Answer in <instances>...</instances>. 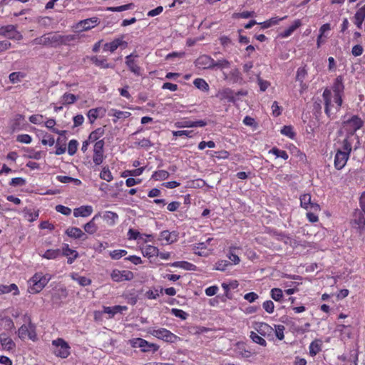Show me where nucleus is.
<instances>
[{
    "instance_id": "obj_1",
    "label": "nucleus",
    "mask_w": 365,
    "mask_h": 365,
    "mask_svg": "<svg viewBox=\"0 0 365 365\" xmlns=\"http://www.w3.org/2000/svg\"><path fill=\"white\" fill-rule=\"evenodd\" d=\"M364 125V120L358 115H354L351 118L345 120L342 123V129L346 133V137L344 139H349L352 144L356 140L359 143L358 138L354 133L356 130H359Z\"/></svg>"
},
{
    "instance_id": "obj_2",
    "label": "nucleus",
    "mask_w": 365,
    "mask_h": 365,
    "mask_svg": "<svg viewBox=\"0 0 365 365\" xmlns=\"http://www.w3.org/2000/svg\"><path fill=\"white\" fill-rule=\"evenodd\" d=\"M349 139H344L341 147L337 149L334 156V167L341 170L346 164L352 150V143Z\"/></svg>"
},
{
    "instance_id": "obj_3",
    "label": "nucleus",
    "mask_w": 365,
    "mask_h": 365,
    "mask_svg": "<svg viewBox=\"0 0 365 365\" xmlns=\"http://www.w3.org/2000/svg\"><path fill=\"white\" fill-rule=\"evenodd\" d=\"M322 98L324 103V112L327 117L330 119L335 118L337 112L339 111L341 106L337 108V103H334V96L331 90L326 88L322 94Z\"/></svg>"
},
{
    "instance_id": "obj_4",
    "label": "nucleus",
    "mask_w": 365,
    "mask_h": 365,
    "mask_svg": "<svg viewBox=\"0 0 365 365\" xmlns=\"http://www.w3.org/2000/svg\"><path fill=\"white\" fill-rule=\"evenodd\" d=\"M49 279V277H47L46 275L41 272L35 274L29 281V292L32 294L38 293L48 284Z\"/></svg>"
},
{
    "instance_id": "obj_5",
    "label": "nucleus",
    "mask_w": 365,
    "mask_h": 365,
    "mask_svg": "<svg viewBox=\"0 0 365 365\" xmlns=\"http://www.w3.org/2000/svg\"><path fill=\"white\" fill-rule=\"evenodd\" d=\"M148 332L153 336L170 343H175L179 339L178 336L165 328H150Z\"/></svg>"
},
{
    "instance_id": "obj_6",
    "label": "nucleus",
    "mask_w": 365,
    "mask_h": 365,
    "mask_svg": "<svg viewBox=\"0 0 365 365\" xmlns=\"http://www.w3.org/2000/svg\"><path fill=\"white\" fill-rule=\"evenodd\" d=\"M53 354L63 359L67 358L70 354V346L63 339L58 338L52 341Z\"/></svg>"
},
{
    "instance_id": "obj_7",
    "label": "nucleus",
    "mask_w": 365,
    "mask_h": 365,
    "mask_svg": "<svg viewBox=\"0 0 365 365\" xmlns=\"http://www.w3.org/2000/svg\"><path fill=\"white\" fill-rule=\"evenodd\" d=\"M33 44L42 45L48 47L58 46V34H48L41 37L36 38L32 41Z\"/></svg>"
},
{
    "instance_id": "obj_8",
    "label": "nucleus",
    "mask_w": 365,
    "mask_h": 365,
    "mask_svg": "<svg viewBox=\"0 0 365 365\" xmlns=\"http://www.w3.org/2000/svg\"><path fill=\"white\" fill-rule=\"evenodd\" d=\"M344 86L343 84V78L341 76H338L332 86V93L334 96V101L337 103V108L342 105V96L344 94Z\"/></svg>"
},
{
    "instance_id": "obj_9",
    "label": "nucleus",
    "mask_w": 365,
    "mask_h": 365,
    "mask_svg": "<svg viewBox=\"0 0 365 365\" xmlns=\"http://www.w3.org/2000/svg\"><path fill=\"white\" fill-rule=\"evenodd\" d=\"M98 24V18L92 17L78 21L73 26V29L76 32L86 31L96 27Z\"/></svg>"
},
{
    "instance_id": "obj_10",
    "label": "nucleus",
    "mask_w": 365,
    "mask_h": 365,
    "mask_svg": "<svg viewBox=\"0 0 365 365\" xmlns=\"http://www.w3.org/2000/svg\"><path fill=\"white\" fill-rule=\"evenodd\" d=\"M0 36L10 39L21 40L23 36L14 25H6L0 27Z\"/></svg>"
},
{
    "instance_id": "obj_11",
    "label": "nucleus",
    "mask_w": 365,
    "mask_h": 365,
    "mask_svg": "<svg viewBox=\"0 0 365 365\" xmlns=\"http://www.w3.org/2000/svg\"><path fill=\"white\" fill-rule=\"evenodd\" d=\"M138 55L135 52L130 53L125 57V65L128 69L135 76H142V68L138 65L135 58H138Z\"/></svg>"
},
{
    "instance_id": "obj_12",
    "label": "nucleus",
    "mask_w": 365,
    "mask_h": 365,
    "mask_svg": "<svg viewBox=\"0 0 365 365\" xmlns=\"http://www.w3.org/2000/svg\"><path fill=\"white\" fill-rule=\"evenodd\" d=\"M111 279L116 282L130 281L133 279L134 274L129 270L113 269L110 274Z\"/></svg>"
},
{
    "instance_id": "obj_13",
    "label": "nucleus",
    "mask_w": 365,
    "mask_h": 365,
    "mask_svg": "<svg viewBox=\"0 0 365 365\" xmlns=\"http://www.w3.org/2000/svg\"><path fill=\"white\" fill-rule=\"evenodd\" d=\"M103 140L96 142L94 145L93 160L96 165H101L103 161Z\"/></svg>"
},
{
    "instance_id": "obj_14",
    "label": "nucleus",
    "mask_w": 365,
    "mask_h": 365,
    "mask_svg": "<svg viewBox=\"0 0 365 365\" xmlns=\"http://www.w3.org/2000/svg\"><path fill=\"white\" fill-rule=\"evenodd\" d=\"M255 330L260 335L268 338L274 339V328L265 322H257L255 327Z\"/></svg>"
},
{
    "instance_id": "obj_15",
    "label": "nucleus",
    "mask_w": 365,
    "mask_h": 365,
    "mask_svg": "<svg viewBox=\"0 0 365 365\" xmlns=\"http://www.w3.org/2000/svg\"><path fill=\"white\" fill-rule=\"evenodd\" d=\"M300 205L307 210L319 211V205L312 201L310 194L305 193L300 196Z\"/></svg>"
},
{
    "instance_id": "obj_16",
    "label": "nucleus",
    "mask_w": 365,
    "mask_h": 365,
    "mask_svg": "<svg viewBox=\"0 0 365 365\" xmlns=\"http://www.w3.org/2000/svg\"><path fill=\"white\" fill-rule=\"evenodd\" d=\"M120 46L123 48L128 46V43L123 41V36H121L120 38H115L111 42L105 43L103 50L106 51H109L113 53Z\"/></svg>"
},
{
    "instance_id": "obj_17",
    "label": "nucleus",
    "mask_w": 365,
    "mask_h": 365,
    "mask_svg": "<svg viewBox=\"0 0 365 365\" xmlns=\"http://www.w3.org/2000/svg\"><path fill=\"white\" fill-rule=\"evenodd\" d=\"M195 66L202 69H212L214 66V59L207 55H202L195 61Z\"/></svg>"
},
{
    "instance_id": "obj_18",
    "label": "nucleus",
    "mask_w": 365,
    "mask_h": 365,
    "mask_svg": "<svg viewBox=\"0 0 365 365\" xmlns=\"http://www.w3.org/2000/svg\"><path fill=\"white\" fill-rule=\"evenodd\" d=\"M134 346L141 348L142 351H155L158 349L159 346L155 344H150L146 340L138 338L134 341Z\"/></svg>"
},
{
    "instance_id": "obj_19",
    "label": "nucleus",
    "mask_w": 365,
    "mask_h": 365,
    "mask_svg": "<svg viewBox=\"0 0 365 365\" xmlns=\"http://www.w3.org/2000/svg\"><path fill=\"white\" fill-rule=\"evenodd\" d=\"M0 344L2 349L5 351H13L16 347L14 341L6 333L0 334Z\"/></svg>"
},
{
    "instance_id": "obj_20",
    "label": "nucleus",
    "mask_w": 365,
    "mask_h": 365,
    "mask_svg": "<svg viewBox=\"0 0 365 365\" xmlns=\"http://www.w3.org/2000/svg\"><path fill=\"white\" fill-rule=\"evenodd\" d=\"M108 225L113 227L116 225L119 217L116 212L112 211H105L101 213V217Z\"/></svg>"
},
{
    "instance_id": "obj_21",
    "label": "nucleus",
    "mask_w": 365,
    "mask_h": 365,
    "mask_svg": "<svg viewBox=\"0 0 365 365\" xmlns=\"http://www.w3.org/2000/svg\"><path fill=\"white\" fill-rule=\"evenodd\" d=\"M352 222L358 229H363L365 227V214L362 210L354 212Z\"/></svg>"
},
{
    "instance_id": "obj_22",
    "label": "nucleus",
    "mask_w": 365,
    "mask_h": 365,
    "mask_svg": "<svg viewBox=\"0 0 365 365\" xmlns=\"http://www.w3.org/2000/svg\"><path fill=\"white\" fill-rule=\"evenodd\" d=\"M93 211L91 205H82L73 210V216L75 217H86L90 216Z\"/></svg>"
},
{
    "instance_id": "obj_23",
    "label": "nucleus",
    "mask_w": 365,
    "mask_h": 365,
    "mask_svg": "<svg viewBox=\"0 0 365 365\" xmlns=\"http://www.w3.org/2000/svg\"><path fill=\"white\" fill-rule=\"evenodd\" d=\"M62 255L68 257L67 262L71 264L75 259L78 257V252L69 247L68 244H65L62 247Z\"/></svg>"
},
{
    "instance_id": "obj_24",
    "label": "nucleus",
    "mask_w": 365,
    "mask_h": 365,
    "mask_svg": "<svg viewBox=\"0 0 365 365\" xmlns=\"http://www.w3.org/2000/svg\"><path fill=\"white\" fill-rule=\"evenodd\" d=\"M101 217V212L96 214L88 222L85 224L83 227L84 230L90 235H93L98 230V226L96 224V221Z\"/></svg>"
},
{
    "instance_id": "obj_25",
    "label": "nucleus",
    "mask_w": 365,
    "mask_h": 365,
    "mask_svg": "<svg viewBox=\"0 0 365 365\" xmlns=\"http://www.w3.org/2000/svg\"><path fill=\"white\" fill-rule=\"evenodd\" d=\"M178 239L177 232H169L168 230L162 231L160 234V240H165L168 244H172Z\"/></svg>"
},
{
    "instance_id": "obj_26",
    "label": "nucleus",
    "mask_w": 365,
    "mask_h": 365,
    "mask_svg": "<svg viewBox=\"0 0 365 365\" xmlns=\"http://www.w3.org/2000/svg\"><path fill=\"white\" fill-rule=\"evenodd\" d=\"M365 19V4L359 8L354 16V23L358 29H361Z\"/></svg>"
},
{
    "instance_id": "obj_27",
    "label": "nucleus",
    "mask_w": 365,
    "mask_h": 365,
    "mask_svg": "<svg viewBox=\"0 0 365 365\" xmlns=\"http://www.w3.org/2000/svg\"><path fill=\"white\" fill-rule=\"evenodd\" d=\"M207 125V122L202 120H186L181 123H178L177 127L178 128H195V127H204Z\"/></svg>"
},
{
    "instance_id": "obj_28",
    "label": "nucleus",
    "mask_w": 365,
    "mask_h": 365,
    "mask_svg": "<svg viewBox=\"0 0 365 365\" xmlns=\"http://www.w3.org/2000/svg\"><path fill=\"white\" fill-rule=\"evenodd\" d=\"M91 61L98 67L101 68H113V66L108 63L103 56H93L91 58Z\"/></svg>"
},
{
    "instance_id": "obj_29",
    "label": "nucleus",
    "mask_w": 365,
    "mask_h": 365,
    "mask_svg": "<svg viewBox=\"0 0 365 365\" xmlns=\"http://www.w3.org/2000/svg\"><path fill=\"white\" fill-rule=\"evenodd\" d=\"M322 341L320 339L313 341L309 347V354L312 356H316L322 351Z\"/></svg>"
},
{
    "instance_id": "obj_30",
    "label": "nucleus",
    "mask_w": 365,
    "mask_h": 365,
    "mask_svg": "<svg viewBox=\"0 0 365 365\" xmlns=\"http://www.w3.org/2000/svg\"><path fill=\"white\" fill-rule=\"evenodd\" d=\"M78 98L74 94L70 93H65L60 98V103L63 106L71 105L74 103Z\"/></svg>"
},
{
    "instance_id": "obj_31",
    "label": "nucleus",
    "mask_w": 365,
    "mask_h": 365,
    "mask_svg": "<svg viewBox=\"0 0 365 365\" xmlns=\"http://www.w3.org/2000/svg\"><path fill=\"white\" fill-rule=\"evenodd\" d=\"M71 277L73 280L76 281L81 286L86 287L91 284V279L83 276H80L77 273H72Z\"/></svg>"
},
{
    "instance_id": "obj_32",
    "label": "nucleus",
    "mask_w": 365,
    "mask_h": 365,
    "mask_svg": "<svg viewBox=\"0 0 365 365\" xmlns=\"http://www.w3.org/2000/svg\"><path fill=\"white\" fill-rule=\"evenodd\" d=\"M170 265L174 267H179L190 271H195L197 268L195 264L185 261L175 262Z\"/></svg>"
},
{
    "instance_id": "obj_33",
    "label": "nucleus",
    "mask_w": 365,
    "mask_h": 365,
    "mask_svg": "<svg viewBox=\"0 0 365 365\" xmlns=\"http://www.w3.org/2000/svg\"><path fill=\"white\" fill-rule=\"evenodd\" d=\"M12 292L14 295H18L19 294L16 284H11L9 285H0V294H7Z\"/></svg>"
},
{
    "instance_id": "obj_34",
    "label": "nucleus",
    "mask_w": 365,
    "mask_h": 365,
    "mask_svg": "<svg viewBox=\"0 0 365 365\" xmlns=\"http://www.w3.org/2000/svg\"><path fill=\"white\" fill-rule=\"evenodd\" d=\"M302 25V22L299 19L295 20L293 24L287 29H285L282 34L281 36L283 38H287L292 35V34L300 26Z\"/></svg>"
},
{
    "instance_id": "obj_35",
    "label": "nucleus",
    "mask_w": 365,
    "mask_h": 365,
    "mask_svg": "<svg viewBox=\"0 0 365 365\" xmlns=\"http://www.w3.org/2000/svg\"><path fill=\"white\" fill-rule=\"evenodd\" d=\"M66 233L68 237L74 239H80L84 235V233L80 228L75 227L68 228Z\"/></svg>"
},
{
    "instance_id": "obj_36",
    "label": "nucleus",
    "mask_w": 365,
    "mask_h": 365,
    "mask_svg": "<svg viewBox=\"0 0 365 365\" xmlns=\"http://www.w3.org/2000/svg\"><path fill=\"white\" fill-rule=\"evenodd\" d=\"M128 309V307L126 306H120V305H116L114 307H104V312L111 314L113 316L114 314L117 313H121L123 311H126Z\"/></svg>"
},
{
    "instance_id": "obj_37",
    "label": "nucleus",
    "mask_w": 365,
    "mask_h": 365,
    "mask_svg": "<svg viewBox=\"0 0 365 365\" xmlns=\"http://www.w3.org/2000/svg\"><path fill=\"white\" fill-rule=\"evenodd\" d=\"M144 257H153L158 255V249L153 245H147L142 250Z\"/></svg>"
},
{
    "instance_id": "obj_38",
    "label": "nucleus",
    "mask_w": 365,
    "mask_h": 365,
    "mask_svg": "<svg viewBox=\"0 0 365 365\" xmlns=\"http://www.w3.org/2000/svg\"><path fill=\"white\" fill-rule=\"evenodd\" d=\"M61 254V251L59 249L47 250L43 254L41 255V256L47 259H55L58 258Z\"/></svg>"
},
{
    "instance_id": "obj_39",
    "label": "nucleus",
    "mask_w": 365,
    "mask_h": 365,
    "mask_svg": "<svg viewBox=\"0 0 365 365\" xmlns=\"http://www.w3.org/2000/svg\"><path fill=\"white\" fill-rule=\"evenodd\" d=\"M56 180L62 183L73 182L76 185H80L81 184V181L80 180L69 176L57 175Z\"/></svg>"
},
{
    "instance_id": "obj_40",
    "label": "nucleus",
    "mask_w": 365,
    "mask_h": 365,
    "mask_svg": "<svg viewBox=\"0 0 365 365\" xmlns=\"http://www.w3.org/2000/svg\"><path fill=\"white\" fill-rule=\"evenodd\" d=\"M104 128H98L91 133L88 137V141L94 142L98 141V140L104 135Z\"/></svg>"
},
{
    "instance_id": "obj_41",
    "label": "nucleus",
    "mask_w": 365,
    "mask_h": 365,
    "mask_svg": "<svg viewBox=\"0 0 365 365\" xmlns=\"http://www.w3.org/2000/svg\"><path fill=\"white\" fill-rule=\"evenodd\" d=\"M134 8V4L133 3H130L128 4L119 6H110L106 9L107 11H113V12H121L126 10L133 9Z\"/></svg>"
},
{
    "instance_id": "obj_42",
    "label": "nucleus",
    "mask_w": 365,
    "mask_h": 365,
    "mask_svg": "<svg viewBox=\"0 0 365 365\" xmlns=\"http://www.w3.org/2000/svg\"><path fill=\"white\" fill-rule=\"evenodd\" d=\"M274 336H275L279 340H283L284 338V331L285 330V327L282 324H274Z\"/></svg>"
},
{
    "instance_id": "obj_43",
    "label": "nucleus",
    "mask_w": 365,
    "mask_h": 365,
    "mask_svg": "<svg viewBox=\"0 0 365 365\" xmlns=\"http://www.w3.org/2000/svg\"><path fill=\"white\" fill-rule=\"evenodd\" d=\"M58 46L61 45H66L70 42L74 41L76 39V36L74 35H61L58 34Z\"/></svg>"
},
{
    "instance_id": "obj_44",
    "label": "nucleus",
    "mask_w": 365,
    "mask_h": 365,
    "mask_svg": "<svg viewBox=\"0 0 365 365\" xmlns=\"http://www.w3.org/2000/svg\"><path fill=\"white\" fill-rule=\"evenodd\" d=\"M270 296L272 299L276 302H282L284 298L283 292L279 288L272 289L270 291Z\"/></svg>"
},
{
    "instance_id": "obj_45",
    "label": "nucleus",
    "mask_w": 365,
    "mask_h": 365,
    "mask_svg": "<svg viewBox=\"0 0 365 365\" xmlns=\"http://www.w3.org/2000/svg\"><path fill=\"white\" fill-rule=\"evenodd\" d=\"M169 177V173L164 170H157L153 173L152 178L155 180H164Z\"/></svg>"
},
{
    "instance_id": "obj_46",
    "label": "nucleus",
    "mask_w": 365,
    "mask_h": 365,
    "mask_svg": "<svg viewBox=\"0 0 365 365\" xmlns=\"http://www.w3.org/2000/svg\"><path fill=\"white\" fill-rule=\"evenodd\" d=\"M24 217L29 222H34L38 217V210L27 209L24 210Z\"/></svg>"
},
{
    "instance_id": "obj_47",
    "label": "nucleus",
    "mask_w": 365,
    "mask_h": 365,
    "mask_svg": "<svg viewBox=\"0 0 365 365\" xmlns=\"http://www.w3.org/2000/svg\"><path fill=\"white\" fill-rule=\"evenodd\" d=\"M193 84L196 88L203 91H207L209 90V85L202 78H196L193 81Z\"/></svg>"
},
{
    "instance_id": "obj_48",
    "label": "nucleus",
    "mask_w": 365,
    "mask_h": 365,
    "mask_svg": "<svg viewBox=\"0 0 365 365\" xmlns=\"http://www.w3.org/2000/svg\"><path fill=\"white\" fill-rule=\"evenodd\" d=\"M269 153L274 155L277 158H280L284 160H287L289 155L285 150H279V148L274 147L269 151Z\"/></svg>"
},
{
    "instance_id": "obj_49",
    "label": "nucleus",
    "mask_w": 365,
    "mask_h": 365,
    "mask_svg": "<svg viewBox=\"0 0 365 365\" xmlns=\"http://www.w3.org/2000/svg\"><path fill=\"white\" fill-rule=\"evenodd\" d=\"M250 337L255 343L258 344L262 346H267L266 341L261 336H259L255 331H252L250 332Z\"/></svg>"
},
{
    "instance_id": "obj_50",
    "label": "nucleus",
    "mask_w": 365,
    "mask_h": 365,
    "mask_svg": "<svg viewBox=\"0 0 365 365\" xmlns=\"http://www.w3.org/2000/svg\"><path fill=\"white\" fill-rule=\"evenodd\" d=\"M235 249H236V247H230L227 256L228 259L234 264H237L240 263V257L234 252V250H235Z\"/></svg>"
},
{
    "instance_id": "obj_51",
    "label": "nucleus",
    "mask_w": 365,
    "mask_h": 365,
    "mask_svg": "<svg viewBox=\"0 0 365 365\" xmlns=\"http://www.w3.org/2000/svg\"><path fill=\"white\" fill-rule=\"evenodd\" d=\"M100 178L107 182L113 180V178L111 172L108 167H104L100 173Z\"/></svg>"
},
{
    "instance_id": "obj_52",
    "label": "nucleus",
    "mask_w": 365,
    "mask_h": 365,
    "mask_svg": "<svg viewBox=\"0 0 365 365\" xmlns=\"http://www.w3.org/2000/svg\"><path fill=\"white\" fill-rule=\"evenodd\" d=\"M230 66V62L228 61L227 59L222 58L219 59L217 61L214 60V66L213 68H217L220 69L223 68H227Z\"/></svg>"
},
{
    "instance_id": "obj_53",
    "label": "nucleus",
    "mask_w": 365,
    "mask_h": 365,
    "mask_svg": "<svg viewBox=\"0 0 365 365\" xmlns=\"http://www.w3.org/2000/svg\"><path fill=\"white\" fill-rule=\"evenodd\" d=\"M24 77L25 74L22 72H13L9 76L10 81L13 83L20 82Z\"/></svg>"
},
{
    "instance_id": "obj_54",
    "label": "nucleus",
    "mask_w": 365,
    "mask_h": 365,
    "mask_svg": "<svg viewBox=\"0 0 365 365\" xmlns=\"http://www.w3.org/2000/svg\"><path fill=\"white\" fill-rule=\"evenodd\" d=\"M281 133L291 139H293L295 136V133L291 125H284L281 130Z\"/></svg>"
},
{
    "instance_id": "obj_55",
    "label": "nucleus",
    "mask_w": 365,
    "mask_h": 365,
    "mask_svg": "<svg viewBox=\"0 0 365 365\" xmlns=\"http://www.w3.org/2000/svg\"><path fill=\"white\" fill-rule=\"evenodd\" d=\"M78 146V143L76 140H74V139L71 140L69 141L68 145V153L70 155H73L77 151Z\"/></svg>"
},
{
    "instance_id": "obj_56",
    "label": "nucleus",
    "mask_w": 365,
    "mask_h": 365,
    "mask_svg": "<svg viewBox=\"0 0 365 365\" xmlns=\"http://www.w3.org/2000/svg\"><path fill=\"white\" fill-rule=\"evenodd\" d=\"M29 154L27 157L31 159L40 160L45 153L42 151H35L33 149H28Z\"/></svg>"
},
{
    "instance_id": "obj_57",
    "label": "nucleus",
    "mask_w": 365,
    "mask_h": 365,
    "mask_svg": "<svg viewBox=\"0 0 365 365\" xmlns=\"http://www.w3.org/2000/svg\"><path fill=\"white\" fill-rule=\"evenodd\" d=\"M307 75V71L306 68L304 67H300L297 69L296 80L297 81L302 83Z\"/></svg>"
},
{
    "instance_id": "obj_58",
    "label": "nucleus",
    "mask_w": 365,
    "mask_h": 365,
    "mask_svg": "<svg viewBox=\"0 0 365 365\" xmlns=\"http://www.w3.org/2000/svg\"><path fill=\"white\" fill-rule=\"evenodd\" d=\"M171 314L173 315H174L175 317H178L183 320L186 319L188 316V314L183 310L176 309V308H173L171 309Z\"/></svg>"
},
{
    "instance_id": "obj_59",
    "label": "nucleus",
    "mask_w": 365,
    "mask_h": 365,
    "mask_svg": "<svg viewBox=\"0 0 365 365\" xmlns=\"http://www.w3.org/2000/svg\"><path fill=\"white\" fill-rule=\"evenodd\" d=\"M98 108H93L88 110L87 113L88 118L91 123H93L98 116Z\"/></svg>"
},
{
    "instance_id": "obj_60",
    "label": "nucleus",
    "mask_w": 365,
    "mask_h": 365,
    "mask_svg": "<svg viewBox=\"0 0 365 365\" xmlns=\"http://www.w3.org/2000/svg\"><path fill=\"white\" fill-rule=\"evenodd\" d=\"M127 251L125 250H116L110 252V256L113 259H119L123 256H125Z\"/></svg>"
},
{
    "instance_id": "obj_61",
    "label": "nucleus",
    "mask_w": 365,
    "mask_h": 365,
    "mask_svg": "<svg viewBox=\"0 0 365 365\" xmlns=\"http://www.w3.org/2000/svg\"><path fill=\"white\" fill-rule=\"evenodd\" d=\"M29 329V324L28 325H26V324L22 325L18 330L19 337L21 339H26L27 337Z\"/></svg>"
},
{
    "instance_id": "obj_62",
    "label": "nucleus",
    "mask_w": 365,
    "mask_h": 365,
    "mask_svg": "<svg viewBox=\"0 0 365 365\" xmlns=\"http://www.w3.org/2000/svg\"><path fill=\"white\" fill-rule=\"evenodd\" d=\"M262 307L268 314H272L274 312V304L271 300H267L264 302L262 304Z\"/></svg>"
},
{
    "instance_id": "obj_63",
    "label": "nucleus",
    "mask_w": 365,
    "mask_h": 365,
    "mask_svg": "<svg viewBox=\"0 0 365 365\" xmlns=\"http://www.w3.org/2000/svg\"><path fill=\"white\" fill-rule=\"evenodd\" d=\"M16 140L19 143L29 144L32 141V138L28 134H20L17 135Z\"/></svg>"
},
{
    "instance_id": "obj_64",
    "label": "nucleus",
    "mask_w": 365,
    "mask_h": 365,
    "mask_svg": "<svg viewBox=\"0 0 365 365\" xmlns=\"http://www.w3.org/2000/svg\"><path fill=\"white\" fill-rule=\"evenodd\" d=\"M56 210L62 215L68 216L71 213V209L62 205H58L56 206Z\"/></svg>"
}]
</instances>
